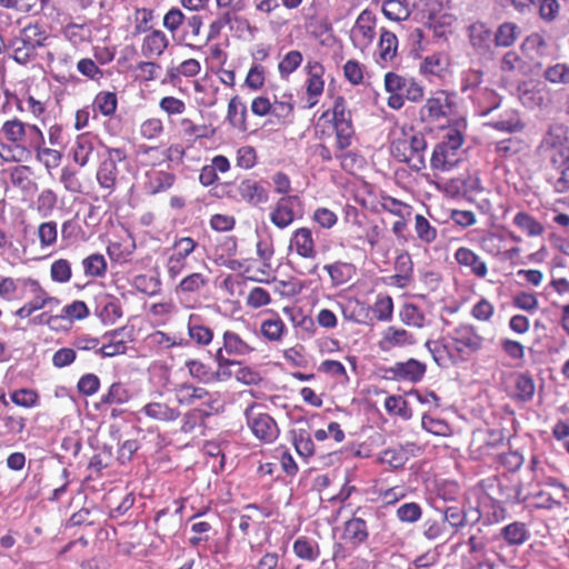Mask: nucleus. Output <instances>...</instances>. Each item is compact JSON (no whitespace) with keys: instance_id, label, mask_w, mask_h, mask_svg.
I'll return each mask as SVG.
<instances>
[{"instance_id":"obj_31","label":"nucleus","mask_w":569,"mask_h":569,"mask_svg":"<svg viewBox=\"0 0 569 569\" xmlns=\"http://www.w3.org/2000/svg\"><path fill=\"white\" fill-rule=\"evenodd\" d=\"M170 46V40L164 31L152 29L146 33L141 42V54L146 59H160Z\"/></svg>"},{"instance_id":"obj_42","label":"nucleus","mask_w":569,"mask_h":569,"mask_svg":"<svg viewBox=\"0 0 569 569\" xmlns=\"http://www.w3.org/2000/svg\"><path fill=\"white\" fill-rule=\"evenodd\" d=\"M323 269L328 272L333 287L346 284L356 274V267L350 262L335 261L326 264Z\"/></svg>"},{"instance_id":"obj_22","label":"nucleus","mask_w":569,"mask_h":569,"mask_svg":"<svg viewBox=\"0 0 569 569\" xmlns=\"http://www.w3.org/2000/svg\"><path fill=\"white\" fill-rule=\"evenodd\" d=\"M176 181L177 176L173 171L151 166L143 176V190L147 194L156 196L169 191Z\"/></svg>"},{"instance_id":"obj_54","label":"nucleus","mask_w":569,"mask_h":569,"mask_svg":"<svg viewBox=\"0 0 569 569\" xmlns=\"http://www.w3.org/2000/svg\"><path fill=\"white\" fill-rule=\"evenodd\" d=\"M380 206L385 212H388L398 219L411 218L413 208L411 204L406 203L389 194H382L380 197Z\"/></svg>"},{"instance_id":"obj_1","label":"nucleus","mask_w":569,"mask_h":569,"mask_svg":"<svg viewBox=\"0 0 569 569\" xmlns=\"http://www.w3.org/2000/svg\"><path fill=\"white\" fill-rule=\"evenodd\" d=\"M315 137L319 141L312 153L323 163L338 160L340 168L351 174L361 171L367 160L356 148V128L352 113L342 96H337L330 109L323 111L315 124Z\"/></svg>"},{"instance_id":"obj_7","label":"nucleus","mask_w":569,"mask_h":569,"mask_svg":"<svg viewBox=\"0 0 569 569\" xmlns=\"http://www.w3.org/2000/svg\"><path fill=\"white\" fill-rule=\"evenodd\" d=\"M210 278L202 272H190L182 277L174 287V293L184 309H194L201 298H206Z\"/></svg>"},{"instance_id":"obj_21","label":"nucleus","mask_w":569,"mask_h":569,"mask_svg":"<svg viewBox=\"0 0 569 569\" xmlns=\"http://www.w3.org/2000/svg\"><path fill=\"white\" fill-rule=\"evenodd\" d=\"M419 72L429 82H435L436 80L446 81L451 77L449 56L435 52L425 57L420 62Z\"/></svg>"},{"instance_id":"obj_14","label":"nucleus","mask_w":569,"mask_h":569,"mask_svg":"<svg viewBox=\"0 0 569 569\" xmlns=\"http://www.w3.org/2000/svg\"><path fill=\"white\" fill-rule=\"evenodd\" d=\"M426 346L432 353L433 360L440 367L456 365L462 359V339L450 332H447L440 345L427 341Z\"/></svg>"},{"instance_id":"obj_53","label":"nucleus","mask_w":569,"mask_h":569,"mask_svg":"<svg viewBox=\"0 0 569 569\" xmlns=\"http://www.w3.org/2000/svg\"><path fill=\"white\" fill-rule=\"evenodd\" d=\"M83 273L89 278H103L107 273L108 263L103 254L91 253L81 261Z\"/></svg>"},{"instance_id":"obj_6","label":"nucleus","mask_w":569,"mask_h":569,"mask_svg":"<svg viewBox=\"0 0 569 569\" xmlns=\"http://www.w3.org/2000/svg\"><path fill=\"white\" fill-rule=\"evenodd\" d=\"M243 415L248 428L258 440L263 443H272L278 439L280 435L278 423L268 412L263 411L262 405L251 402L244 409Z\"/></svg>"},{"instance_id":"obj_33","label":"nucleus","mask_w":569,"mask_h":569,"mask_svg":"<svg viewBox=\"0 0 569 569\" xmlns=\"http://www.w3.org/2000/svg\"><path fill=\"white\" fill-rule=\"evenodd\" d=\"M217 350H221L224 357L236 359L238 357L249 356L254 348L238 332L228 329L223 331L222 345Z\"/></svg>"},{"instance_id":"obj_49","label":"nucleus","mask_w":569,"mask_h":569,"mask_svg":"<svg viewBox=\"0 0 569 569\" xmlns=\"http://www.w3.org/2000/svg\"><path fill=\"white\" fill-rule=\"evenodd\" d=\"M181 132L186 138H192L193 140L209 139L213 137L216 129L211 124L196 123L190 118H182L179 121Z\"/></svg>"},{"instance_id":"obj_52","label":"nucleus","mask_w":569,"mask_h":569,"mask_svg":"<svg viewBox=\"0 0 569 569\" xmlns=\"http://www.w3.org/2000/svg\"><path fill=\"white\" fill-rule=\"evenodd\" d=\"M98 317L103 323H114L122 317V308L118 298L106 296L100 301Z\"/></svg>"},{"instance_id":"obj_44","label":"nucleus","mask_w":569,"mask_h":569,"mask_svg":"<svg viewBox=\"0 0 569 569\" xmlns=\"http://www.w3.org/2000/svg\"><path fill=\"white\" fill-rule=\"evenodd\" d=\"M293 97L291 93H284L280 99L277 97L271 102V113L270 116L274 117L277 122L279 123H288L292 121L293 118Z\"/></svg>"},{"instance_id":"obj_26","label":"nucleus","mask_w":569,"mask_h":569,"mask_svg":"<svg viewBox=\"0 0 569 569\" xmlns=\"http://www.w3.org/2000/svg\"><path fill=\"white\" fill-rule=\"evenodd\" d=\"M387 372L396 381L417 383L423 379L427 366L425 362L410 358L406 361L395 362Z\"/></svg>"},{"instance_id":"obj_35","label":"nucleus","mask_w":569,"mask_h":569,"mask_svg":"<svg viewBox=\"0 0 569 569\" xmlns=\"http://www.w3.org/2000/svg\"><path fill=\"white\" fill-rule=\"evenodd\" d=\"M202 27L203 19L199 14H192L186 19L181 36V41L186 47L190 49H200L204 46V37L201 34Z\"/></svg>"},{"instance_id":"obj_13","label":"nucleus","mask_w":569,"mask_h":569,"mask_svg":"<svg viewBox=\"0 0 569 569\" xmlns=\"http://www.w3.org/2000/svg\"><path fill=\"white\" fill-rule=\"evenodd\" d=\"M376 28L377 16L369 9L362 10L350 30L352 46L361 52L367 50L376 38Z\"/></svg>"},{"instance_id":"obj_64","label":"nucleus","mask_w":569,"mask_h":569,"mask_svg":"<svg viewBox=\"0 0 569 569\" xmlns=\"http://www.w3.org/2000/svg\"><path fill=\"white\" fill-rule=\"evenodd\" d=\"M513 223L529 237L541 236L545 231L543 226L540 222L523 211H520L515 216Z\"/></svg>"},{"instance_id":"obj_60","label":"nucleus","mask_w":569,"mask_h":569,"mask_svg":"<svg viewBox=\"0 0 569 569\" xmlns=\"http://www.w3.org/2000/svg\"><path fill=\"white\" fill-rule=\"evenodd\" d=\"M133 287L147 296H156L161 292L162 282L159 276L138 274L133 278Z\"/></svg>"},{"instance_id":"obj_45","label":"nucleus","mask_w":569,"mask_h":569,"mask_svg":"<svg viewBox=\"0 0 569 569\" xmlns=\"http://www.w3.org/2000/svg\"><path fill=\"white\" fill-rule=\"evenodd\" d=\"M292 550L297 558L309 562L316 561L320 556L318 542L306 536H300L295 540Z\"/></svg>"},{"instance_id":"obj_43","label":"nucleus","mask_w":569,"mask_h":569,"mask_svg":"<svg viewBox=\"0 0 569 569\" xmlns=\"http://www.w3.org/2000/svg\"><path fill=\"white\" fill-rule=\"evenodd\" d=\"M500 537L508 546H521L530 538V531L525 522L513 521L500 530Z\"/></svg>"},{"instance_id":"obj_4","label":"nucleus","mask_w":569,"mask_h":569,"mask_svg":"<svg viewBox=\"0 0 569 569\" xmlns=\"http://www.w3.org/2000/svg\"><path fill=\"white\" fill-rule=\"evenodd\" d=\"M383 88L388 93L387 106L392 110H400L407 100L420 102L425 96V88L415 78L395 71L385 74Z\"/></svg>"},{"instance_id":"obj_61","label":"nucleus","mask_w":569,"mask_h":569,"mask_svg":"<svg viewBox=\"0 0 569 569\" xmlns=\"http://www.w3.org/2000/svg\"><path fill=\"white\" fill-rule=\"evenodd\" d=\"M184 368L194 380L202 383L212 382L213 370L203 361L199 359H188L184 361Z\"/></svg>"},{"instance_id":"obj_40","label":"nucleus","mask_w":569,"mask_h":569,"mask_svg":"<svg viewBox=\"0 0 569 569\" xmlns=\"http://www.w3.org/2000/svg\"><path fill=\"white\" fill-rule=\"evenodd\" d=\"M247 117L248 110L246 103L239 96H233L228 102L227 121L232 128L244 132L248 130Z\"/></svg>"},{"instance_id":"obj_16","label":"nucleus","mask_w":569,"mask_h":569,"mask_svg":"<svg viewBox=\"0 0 569 569\" xmlns=\"http://www.w3.org/2000/svg\"><path fill=\"white\" fill-rule=\"evenodd\" d=\"M301 206L302 200L299 196L280 197L269 211V220L276 228L287 229L297 219V209Z\"/></svg>"},{"instance_id":"obj_20","label":"nucleus","mask_w":569,"mask_h":569,"mask_svg":"<svg viewBox=\"0 0 569 569\" xmlns=\"http://www.w3.org/2000/svg\"><path fill=\"white\" fill-rule=\"evenodd\" d=\"M305 71L307 73V107L313 108L316 104H318L319 99L325 90V67L317 60H308L307 64L305 66Z\"/></svg>"},{"instance_id":"obj_5","label":"nucleus","mask_w":569,"mask_h":569,"mask_svg":"<svg viewBox=\"0 0 569 569\" xmlns=\"http://www.w3.org/2000/svg\"><path fill=\"white\" fill-rule=\"evenodd\" d=\"M462 131L459 121L446 129L442 141L436 146L431 156V167L436 170H451L462 160Z\"/></svg>"},{"instance_id":"obj_8","label":"nucleus","mask_w":569,"mask_h":569,"mask_svg":"<svg viewBox=\"0 0 569 569\" xmlns=\"http://www.w3.org/2000/svg\"><path fill=\"white\" fill-rule=\"evenodd\" d=\"M345 222L349 227L353 239L367 242L371 250L377 247L383 231L377 223H368L366 213L353 206H347Z\"/></svg>"},{"instance_id":"obj_39","label":"nucleus","mask_w":569,"mask_h":569,"mask_svg":"<svg viewBox=\"0 0 569 569\" xmlns=\"http://www.w3.org/2000/svg\"><path fill=\"white\" fill-rule=\"evenodd\" d=\"M146 342L148 347L157 353H162L174 347H183L188 345V340L177 338L168 332L156 330L147 336Z\"/></svg>"},{"instance_id":"obj_46","label":"nucleus","mask_w":569,"mask_h":569,"mask_svg":"<svg viewBox=\"0 0 569 569\" xmlns=\"http://www.w3.org/2000/svg\"><path fill=\"white\" fill-rule=\"evenodd\" d=\"M118 108V97L113 91H99L92 101V111L103 117H112Z\"/></svg>"},{"instance_id":"obj_34","label":"nucleus","mask_w":569,"mask_h":569,"mask_svg":"<svg viewBox=\"0 0 569 569\" xmlns=\"http://www.w3.org/2000/svg\"><path fill=\"white\" fill-rule=\"evenodd\" d=\"M31 153H36V159L46 168L47 171H51L60 167L63 154L61 151L44 146V134L41 132L40 140H36L33 146L30 148Z\"/></svg>"},{"instance_id":"obj_11","label":"nucleus","mask_w":569,"mask_h":569,"mask_svg":"<svg viewBox=\"0 0 569 569\" xmlns=\"http://www.w3.org/2000/svg\"><path fill=\"white\" fill-rule=\"evenodd\" d=\"M106 158L100 162L97 170V181L102 189L113 192L118 184L120 170L118 169L119 162H124L128 158L124 148H107Z\"/></svg>"},{"instance_id":"obj_51","label":"nucleus","mask_w":569,"mask_h":569,"mask_svg":"<svg viewBox=\"0 0 569 569\" xmlns=\"http://www.w3.org/2000/svg\"><path fill=\"white\" fill-rule=\"evenodd\" d=\"M469 40L470 44L479 52L487 51L492 41L491 31L486 27L485 23L477 22L469 27Z\"/></svg>"},{"instance_id":"obj_41","label":"nucleus","mask_w":569,"mask_h":569,"mask_svg":"<svg viewBox=\"0 0 569 569\" xmlns=\"http://www.w3.org/2000/svg\"><path fill=\"white\" fill-rule=\"evenodd\" d=\"M93 136L90 132L80 133L77 136L74 143L71 148L73 161L80 167H84L94 150Z\"/></svg>"},{"instance_id":"obj_15","label":"nucleus","mask_w":569,"mask_h":569,"mask_svg":"<svg viewBox=\"0 0 569 569\" xmlns=\"http://www.w3.org/2000/svg\"><path fill=\"white\" fill-rule=\"evenodd\" d=\"M289 335V328L281 316L272 309H268L260 315L259 336L269 343L282 345Z\"/></svg>"},{"instance_id":"obj_19","label":"nucleus","mask_w":569,"mask_h":569,"mask_svg":"<svg viewBox=\"0 0 569 569\" xmlns=\"http://www.w3.org/2000/svg\"><path fill=\"white\" fill-rule=\"evenodd\" d=\"M89 315L90 310L84 301L73 300L72 302L63 306L57 315H47L46 312L41 313L40 320L50 328L57 329L63 321H67L70 327L74 321L84 320Z\"/></svg>"},{"instance_id":"obj_23","label":"nucleus","mask_w":569,"mask_h":569,"mask_svg":"<svg viewBox=\"0 0 569 569\" xmlns=\"http://www.w3.org/2000/svg\"><path fill=\"white\" fill-rule=\"evenodd\" d=\"M186 328L189 341L198 348H207L213 342L214 331L202 315L190 313L187 318Z\"/></svg>"},{"instance_id":"obj_48","label":"nucleus","mask_w":569,"mask_h":569,"mask_svg":"<svg viewBox=\"0 0 569 569\" xmlns=\"http://www.w3.org/2000/svg\"><path fill=\"white\" fill-rule=\"evenodd\" d=\"M241 263L244 264L239 270L249 280L262 282L271 276V264L263 263L259 259H247L241 261Z\"/></svg>"},{"instance_id":"obj_55","label":"nucleus","mask_w":569,"mask_h":569,"mask_svg":"<svg viewBox=\"0 0 569 569\" xmlns=\"http://www.w3.org/2000/svg\"><path fill=\"white\" fill-rule=\"evenodd\" d=\"M58 204V193L51 188L42 189L34 201V208L42 218L50 217Z\"/></svg>"},{"instance_id":"obj_37","label":"nucleus","mask_w":569,"mask_h":569,"mask_svg":"<svg viewBox=\"0 0 569 569\" xmlns=\"http://www.w3.org/2000/svg\"><path fill=\"white\" fill-rule=\"evenodd\" d=\"M24 41L32 43L37 49L54 44L57 38L52 36L42 24L28 23L20 30Z\"/></svg>"},{"instance_id":"obj_56","label":"nucleus","mask_w":569,"mask_h":569,"mask_svg":"<svg viewBox=\"0 0 569 569\" xmlns=\"http://www.w3.org/2000/svg\"><path fill=\"white\" fill-rule=\"evenodd\" d=\"M217 369L213 371L212 382H226L231 379V367L240 365L237 359L224 357L221 350H216L213 355Z\"/></svg>"},{"instance_id":"obj_10","label":"nucleus","mask_w":569,"mask_h":569,"mask_svg":"<svg viewBox=\"0 0 569 569\" xmlns=\"http://www.w3.org/2000/svg\"><path fill=\"white\" fill-rule=\"evenodd\" d=\"M174 399L180 406H192L198 401L203 403L202 409L220 410L219 395L210 392L208 389L201 386H196L191 382H181L172 389Z\"/></svg>"},{"instance_id":"obj_2","label":"nucleus","mask_w":569,"mask_h":569,"mask_svg":"<svg viewBox=\"0 0 569 569\" xmlns=\"http://www.w3.org/2000/svg\"><path fill=\"white\" fill-rule=\"evenodd\" d=\"M42 130L13 117L0 126V158L4 162L20 163L31 158V147L40 140Z\"/></svg>"},{"instance_id":"obj_12","label":"nucleus","mask_w":569,"mask_h":569,"mask_svg":"<svg viewBox=\"0 0 569 569\" xmlns=\"http://www.w3.org/2000/svg\"><path fill=\"white\" fill-rule=\"evenodd\" d=\"M36 278L3 276L0 281V299L9 303H24L31 298Z\"/></svg>"},{"instance_id":"obj_9","label":"nucleus","mask_w":569,"mask_h":569,"mask_svg":"<svg viewBox=\"0 0 569 569\" xmlns=\"http://www.w3.org/2000/svg\"><path fill=\"white\" fill-rule=\"evenodd\" d=\"M198 247V241L192 237H179L173 240L166 261V271L170 280H176L190 269L188 259Z\"/></svg>"},{"instance_id":"obj_36","label":"nucleus","mask_w":569,"mask_h":569,"mask_svg":"<svg viewBox=\"0 0 569 569\" xmlns=\"http://www.w3.org/2000/svg\"><path fill=\"white\" fill-rule=\"evenodd\" d=\"M148 418L159 422H172L180 417V410L162 400L150 401L141 408Z\"/></svg>"},{"instance_id":"obj_38","label":"nucleus","mask_w":569,"mask_h":569,"mask_svg":"<svg viewBox=\"0 0 569 569\" xmlns=\"http://www.w3.org/2000/svg\"><path fill=\"white\" fill-rule=\"evenodd\" d=\"M131 397L130 390L122 382L117 381L100 397L94 407L97 410H102L110 406H121L129 402Z\"/></svg>"},{"instance_id":"obj_18","label":"nucleus","mask_w":569,"mask_h":569,"mask_svg":"<svg viewBox=\"0 0 569 569\" xmlns=\"http://www.w3.org/2000/svg\"><path fill=\"white\" fill-rule=\"evenodd\" d=\"M60 305L61 300L58 297L50 295L37 279L31 298L22 303L13 315L19 319H28L39 310L47 307H58Z\"/></svg>"},{"instance_id":"obj_17","label":"nucleus","mask_w":569,"mask_h":569,"mask_svg":"<svg viewBox=\"0 0 569 569\" xmlns=\"http://www.w3.org/2000/svg\"><path fill=\"white\" fill-rule=\"evenodd\" d=\"M457 94L446 90L438 91L428 98L420 109V118L423 121H436L451 113L457 107Z\"/></svg>"},{"instance_id":"obj_24","label":"nucleus","mask_w":569,"mask_h":569,"mask_svg":"<svg viewBox=\"0 0 569 569\" xmlns=\"http://www.w3.org/2000/svg\"><path fill=\"white\" fill-rule=\"evenodd\" d=\"M399 40L395 32L381 28L376 51V61L381 68L392 67L398 58Z\"/></svg>"},{"instance_id":"obj_50","label":"nucleus","mask_w":569,"mask_h":569,"mask_svg":"<svg viewBox=\"0 0 569 569\" xmlns=\"http://www.w3.org/2000/svg\"><path fill=\"white\" fill-rule=\"evenodd\" d=\"M0 421L3 428V430L0 431V437H16L21 435L27 427V418L17 412L0 415Z\"/></svg>"},{"instance_id":"obj_29","label":"nucleus","mask_w":569,"mask_h":569,"mask_svg":"<svg viewBox=\"0 0 569 569\" xmlns=\"http://www.w3.org/2000/svg\"><path fill=\"white\" fill-rule=\"evenodd\" d=\"M415 343L416 338L411 332L400 327L389 326L381 332L378 347L380 350L389 352Z\"/></svg>"},{"instance_id":"obj_57","label":"nucleus","mask_w":569,"mask_h":569,"mask_svg":"<svg viewBox=\"0 0 569 569\" xmlns=\"http://www.w3.org/2000/svg\"><path fill=\"white\" fill-rule=\"evenodd\" d=\"M552 161L559 172L555 188L558 192H566L569 190V149L561 150Z\"/></svg>"},{"instance_id":"obj_58","label":"nucleus","mask_w":569,"mask_h":569,"mask_svg":"<svg viewBox=\"0 0 569 569\" xmlns=\"http://www.w3.org/2000/svg\"><path fill=\"white\" fill-rule=\"evenodd\" d=\"M382 13L388 20L401 22L410 17L411 10L407 1L386 0L382 3Z\"/></svg>"},{"instance_id":"obj_30","label":"nucleus","mask_w":569,"mask_h":569,"mask_svg":"<svg viewBox=\"0 0 569 569\" xmlns=\"http://www.w3.org/2000/svg\"><path fill=\"white\" fill-rule=\"evenodd\" d=\"M238 250V240L234 236H224L218 239L214 246V261L218 264L224 266L231 270L241 269L244 263L240 260L233 259Z\"/></svg>"},{"instance_id":"obj_32","label":"nucleus","mask_w":569,"mask_h":569,"mask_svg":"<svg viewBox=\"0 0 569 569\" xmlns=\"http://www.w3.org/2000/svg\"><path fill=\"white\" fill-rule=\"evenodd\" d=\"M358 511L359 509L343 523L341 535V540L355 548L363 545L369 538L367 521L362 517L357 516Z\"/></svg>"},{"instance_id":"obj_62","label":"nucleus","mask_w":569,"mask_h":569,"mask_svg":"<svg viewBox=\"0 0 569 569\" xmlns=\"http://www.w3.org/2000/svg\"><path fill=\"white\" fill-rule=\"evenodd\" d=\"M399 318L409 327L422 328L426 323L425 313L413 303H405L399 310Z\"/></svg>"},{"instance_id":"obj_63","label":"nucleus","mask_w":569,"mask_h":569,"mask_svg":"<svg viewBox=\"0 0 569 569\" xmlns=\"http://www.w3.org/2000/svg\"><path fill=\"white\" fill-rule=\"evenodd\" d=\"M72 278L71 262L66 258L56 259L50 264V279L54 283L64 284Z\"/></svg>"},{"instance_id":"obj_27","label":"nucleus","mask_w":569,"mask_h":569,"mask_svg":"<svg viewBox=\"0 0 569 569\" xmlns=\"http://www.w3.org/2000/svg\"><path fill=\"white\" fill-rule=\"evenodd\" d=\"M237 191L240 200L252 207L266 204L270 199V192L262 181L253 178L242 179L237 187Z\"/></svg>"},{"instance_id":"obj_47","label":"nucleus","mask_w":569,"mask_h":569,"mask_svg":"<svg viewBox=\"0 0 569 569\" xmlns=\"http://www.w3.org/2000/svg\"><path fill=\"white\" fill-rule=\"evenodd\" d=\"M122 330H113L104 335L106 338L109 339L108 343H103L100 346L99 355L102 358L114 357L119 355H124L127 352L128 346L127 340H124L122 336Z\"/></svg>"},{"instance_id":"obj_3","label":"nucleus","mask_w":569,"mask_h":569,"mask_svg":"<svg viewBox=\"0 0 569 569\" xmlns=\"http://www.w3.org/2000/svg\"><path fill=\"white\" fill-rule=\"evenodd\" d=\"M427 141L423 133L412 127L402 128L400 134L390 143L391 156L400 162H406L412 170L426 168L425 152Z\"/></svg>"},{"instance_id":"obj_25","label":"nucleus","mask_w":569,"mask_h":569,"mask_svg":"<svg viewBox=\"0 0 569 569\" xmlns=\"http://www.w3.org/2000/svg\"><path fill=\"white\" fill-rule=\"evenodd\" d=\"M201 63L196 58H188L178 64H171L166 70V77L162 83H168L172 87H179L183 81L194 79L201 72Z\"/></svg>"},{"instance_id":"obj_28","label":"nucleus","mask_w":569,"mask_h":569,"mask_svg":"<svg viewBox=\"0 0 569 569\" xmlns=\"http://www.w3.org/2000/svg\"><path fill=\"white\" fill-rule=\"evenodd\" d=\"M289 250L303 259L317 257V246L312 230L308 227L297 228L290 236Z\"/></svg>"},{"instance_id":"obj_59","label":"nucleus","mask_w":569,"mask_h":569,"mask_svg":"<svg viewBox=\"0 0 569 569\" xmlns=\"http://www.w3.org/2000/svg\"><path fill=\"white\" fill-rule=\"evenodd\" d=\"M164 133V124L159 117H149L139 126V136L141 139L153 141L159 140Z\"/></svg>"}]
</instances>
